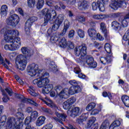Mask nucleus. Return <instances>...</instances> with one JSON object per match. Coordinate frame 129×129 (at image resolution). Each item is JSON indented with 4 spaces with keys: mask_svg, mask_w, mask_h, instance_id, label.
I'll return each instance as SVG.
<instances>
[{
    "mask_svg": "<svg viewBox=\"0 0 129 129\" xmlns=\"http://www.w3.org/2000/svg\"><path fill=\"white\" fill-rule=\"evenodd\" d=\"M27 72L31 77L36 76L37 74L38 78L34 79L32 83L34 85H37L39 88H43L42 92L43 94H48L50 91L53 90L54 86L52 84H48L50 82L48 77L49 73L45 72V70L39 69V66L32 63L28 66Z\"/></svg>",
    "mask_w": 129,
    "mask_h": 129,
    "instance_id": "nucleus-1",
    "label": "nucleus"
},
{
    "mask_svg": "<svg viewBox=\"0 0 129 129\" xmlns=\"http://www.w3.org/2000/svg\"><path fill=\"white\" fill-rule=\"evenodd\" d=\"M41 14L44 17V22L42 24L43 27L47 26V24L49 22L50 23L54 22V24L47 30V35H51L52 33H55L64 21V15L59 14L57 17V13L53 10H49L48 8H45L41 11Z\"/></svg>",
    "mask_w": 129,
    "mask_h": 129,
    "instance_id": "nucleus-2",
    "label": "nucleus"
},
{
    "mask_svg": "<svg viewBox=\"0 0 129 129\" xmlns=\"http://www.w3.org/2000/svg\"><path fill=\"white\" fill-rule=\"evenodd\" d=\"M1 34L4 35V40L7 43H12L11 44H6L4 46L5 50L9 51H17L21 47V38H19V31L17 30H8L3 28L1 31Z\"/></svg>",
    "mask_w": 129,
    "mask_h": 129,
    "instance_id": "nucleus-3",
    "label": "nucleus"
},
{
    "mask_svg": "<svg viewBox=\"0 0 129 129\" xmlns=\"http://www.w3.org/2000/svg\"><path fill=\"white\" fill-rule=\"evenodd\" d=\"M87 47L86 45L83 44L81 46H77L75 49L76 56H80V58H77L76 61L78 63H81L82 65H85V63L91 67L95 68L97 66V63L94 61L93 57L86 55V51Z\"/></svg>",
    "mask_w": 129,
    "mask_h": 129,
    "instance_id": "nucleus-4",
    "label": "nucleus"
},
{
    "mask_svg": "<svg viewBox=\"0 0 129 129\" xmlns=\"http://www.w3.org/2000/svg\"><path fill=\"white\" fill-rule=\"evenodd\" d=\"M16 116L17 119L15 117L8 118L5 126L6 129H20L22 122L20 120L24 119L25 117L22 109H18V112L16 113Z\"/></svg>",
    "mask_w": 129,
    "mask_h": 129,
    "instance_id": "nucleus-5",
    "label": "nucleus"
},
{
    "mask_svg": "<svg viewBox=\"0 0 129 129\" xmlns=\"http://www.w3.org/2000/svg\"><path fill=\"white\" fill-rule=\"evenodd\" d=\"M27 60L25 56L22 54L17 55L16 58V63L17 65V68L19 70L23 71L26 69L27 66Z\"/></svg>",
    "mask_w": 129,
    "mask_h": 129,
    "instance_id": "nucleus-6",
    "label": "nucleus"
},
{
    "mask_svg": "<svg viewBox=\"0 0 129 129\" xmlns=\"http://www.w3.org/2000/svg\"><path fill=\"white\" fill-rule=\"evenodd\" d=\"M20 22V17L17 14H13L9 17L6 20V23L8 26L16 27L17 24Z\"/></svg>",
    "mask_w": 129,
    "mask_h": 129,
    "instance_id": "nucleus-7",
    "label": "nucleus"
},
{
    "mask_svg": "<svg viewBox=\"0 0 129 129\" xmlns=\"http://www.w3.org/2000/svg\"><path fill=\"white\" fill-rule=\"evenodd\" d=\"M121 0H114L110 4V8L112 10H117L120 7L121 8H126V3L124 1H121Z\"/></svg>",
    "mask_w": 129,
    "mask_h": 129,
    "instance_id": "nucleus-8",
    "label": "nucleus"
},
{
    "mask_svg": "<svg viewBox=\"0 0 129 129\" xmlns=\"http://www.w3.org/2000/svg\"><path fill=\"white\" fill-rule=\"evenodd\" d=\"M38 20V18L33 16L29 18L25 23V31L27 35L30 34V30H31V27L33 23Z\"/></svg>",
    "mask_w": 129,
    "mask_h": 129,
    "instance_id": "nucleus-9",
    "label": "nucleus"
},
{
    "mask_svg": "<svg viewBox=\"0 0 129 129\" xmlns=\"http://www.w3.org/2000/svg\"><path fill=\"white\" fill-rule=\"evenodd\" d=\"M55 114L57 117H53V119L55 120L56 122H58L59 123L63 124L62 121H65L66 120V118H67V115L64 113H60L57 111H55Z\"/></svg>",
    "mask_w": 129,
    "mask_h": 129,
    "instance_id": "nucleus-10",
    "label": "nucleus"
},
{
    "mask_svg": "<svg viewBox=\"0 0 129 129\" xmlns=\"http://www.w3.org/2000/svg\"><path fill=\"white\" fill-rule=\"evenodd\" d=\"M76 101V99L74 97H72L62 103L63 108L64 109H70L73 104Z\"/></svg>",
    "mask_w": 129,
    "mask_h": 129,
    "instance_id": "nucleus-11",
    "label": "nucleus"
},
{
    "mask_svg": "<svg viewBox=\"0 0 129 129\" xmlns=\"http://www.w3.org/2000/svg\"><path fill=\"white\" fill-rule=\"evenodd\" d=\"M21 52L24 55V57L25 59H28V60H30L31 57L33 55V52H32V50L29 48V47H23L21 48Z\"/></svg>",
    "mask_w": 129,
    "mask_h": 129,
    "instance_id": "nucleus-12",
    "label": "nucleus"
},
{
    "mask_svg": "<svg viewBox=\"0 0 129 129\" xmlns=\"http://www.w3.org/2000/svg\"><path fill=\"white\" fill-rule=\"evenodd\" d=\"M92 7L93 11H96L98 8L100 12H104L105 10L103 3L100 1H97V3L93 2L92 4Z\"/></svg>",
    "mask_w": 129,
    "mask_h": 129,
    "instance_id": "nucleus-13",
    "label": "nucleus"
},
{
    "mask_svg": "<svg viewBox=\"0 0 129 129\" xmlns=\"http://www.w3.org/2000/svg\"><path fill=\"white\" fill-rule=\"evenodd\" d=\"M16 97L18 98V99H21L22 102H24L25 103L29 102L30 104H33V105H35V106H38V104L36 103V102L33 101L31 99L24 98L22 95L16 94Z\"/></svg>",
    "mask_w": 129,
    "mask_h": 129,
    "instance_id": "nucleus-14",
    "label": "nucleus"
},
{
    "mask_svg": "<svg viewBox=\"0 0 129 129\" xmlns=\"http://www.w3.org/2000/svg\"><path fill=\"white\" fill-rule=\"evenodd\" d=\"M40 99L49 107L54 108V109H58V107H57L56 104L49 98L45 97V99H44L43 98H41Z\"/></svg>",
    "mask_w": 129,
    "mask_h": 129,
    "instance_id": "nucleus-15",
    "label": "nucleus"
},
{
    "mask_svg": "<svg viewBox=\"0 0 129 129\" xmlns=\"http://www.w3.org/2000/svg\"><path fill=\"white\" fill-rule=\"evenodd\" d=\"M68 112L69 113L70 112V115L72 117H75L81 113L80 112V108L79 107H75L73 108L71 110H68Z\"/></svg>",
    "mask_w": 129,
    "mask_h": 129,
    "instance_id": "nucleus-16",
    "label": "nucleus"
},
{
    "mask_svg": "<svg viewBox=\"0 0 129 129\" xmlns=\"http://www.w3.org/2000/svg\"><path fill=\"white\" fill-rule=\"evenodd\" d=\"M59 96L60 98H63L64 99L69 98L70 94H69L68 88H66L62 90L59 93Z\"/></svg>",
    "mask_w": 129,
    "mask_h": 129,
    "instance_id": "nucleus-17",
    "label": "nucleus"
},
{
    "mask_svg": "<svg viewBox=\"0 0 129 129\" xmlns=\"http://www.w3.org/2000/svg\"><path fill=\"white\" fill-rule=\"evenodd\" d=\"M70 95H73L75 93H78L81 91V88L80 86H72L68 89Z\"/></svg>",
    "mask_w": 129,
    "mask_h": 129,
    "instance_id": "nucleus-18",
    "label": "nucleus"
},
{
    "mask_svg": "<svg viewBox=\"0 0 129 129\" xmlns=\"http://www.w3.org/2000/svg\"><path fill=\"white\" fill-rule=\"evenodd\" d=\"M69 27H70L69 21H68L67 20H65L64 22L63 29L62 32L59 34V36L63 37V36H64L67 32L68 30L69 29Z\"/></svg>",
    "mask_w": 129,
    "mask_h": 129,
    "instance_id": "nucleus-19",
    "label": "nucleus"
},
{
    "mask_svg": "<svg viewBox=\"0 0 129 129\" xmlns=\"http://www.w3.org/2000/svg\"><path fill=\"white\" fill-rule=\"evenodd\" d=\"M100 30L103 34H104V37L107 40H108V32H107V29H106V26L105 23L101 22L100 23Z\"/></svg>",
    "mask_w": 129,
    "mask_h": 129,
    "instance_id": "nucleus-20",
    "label": "nucleus"
},
{
    "mask_svg": "<svg viewBox=\"0 0 129 129\" xmlns=\"http://www.w3.org/2000/svg\"><path fill=\"white\" fill-rule=\"evenodd\" d=\"M74 72H75L76 74H78V77L81 78V79H85L86 78V76L81 73V70H80V68L79 67L75 68L74 69Z\"/></svg>",
    "mask_w": 129,
    "mask_h": 129,
    "instance_id": "nucleus-21",
    "label": "nucleus"
},
{
    "mask_svg": "<svg viewBox=\"0 0 129 129\" xmlns=\"http://www.w3.org/2000/svg\"><path fill=\"white\" fill-rule=\"evenodd\" d=\"M45 120H46V117L45 116H39L36 121V126H42L45 123Z\"/></svg>",
    "mask_w": 129,
    "mask_h": 129,
    "instance_id": "nucleus-22",
    "label": "nucleus"
},
{
    "mask_svg": "<svg viewBox=\"0 0 129 129\" xmlns=\"http://www.w3.org/2000/svg\"><path fill=\"white\" fill-rule=\"evenodd\" d=\"M78 8L80 10H86L88 8V3L85 0L81 1L79 3Z\"/></svg>",
    "mask_w": 129,
    "mask_h": 129,
    "instance_id": "nucleus-23",
    "label": "nucleus"
},
{
    "mask_svg": "<svg viewBox=\"0 0 129 129\" xmlns=\"http://www.w3.org/2000/svg\"><path fill=\"white\" fill-rule=\"evenodd\" d=\"M0 63L6 68V69H9V66L8 65H10V61L8 60V59H5L4 60V58L2 56V54L0 53Z\"/></svg>",
    "mask_w": 129,
    "mask_h": 129,
    "instance_id": "nucleus-24",
    "label": "nucleus"
},
{
    "mask_svg": "<svg viewBox=\"0 0 129 129\" xmlns=\"http://www.w3.org/2000/svg\"><path fill=\"white\" fill-rule=\"evenodd\" d=\"M1 14L2 17H6L8 15V12L9 9H8V6L4 5L1 7Z\"/></svg>",
    "mask_w": 129,
    "mask_h": 129,
    "instance_id": "nucleus-25",
    "label": "nucleus"
},
{
    "mask_svg": "<svg viewBox=\"0 0 129 129\" xmlns=\"http://www.w3.org/2000/svg\"><path fill=\"white\" fill-rule=\"evenodd\" d=\"M108 16L104 14H94L92 15L93 19L95 20H104V19H107Z\"/></svg>",
    "mask_w": 129,
    "mask_h": 129,
    "instance_id": "nucleus-26",
    "label": "nucleus"
},
{
    "mask_svg": "<svg viewBox=\"0 0 129 129\" xmlns=\"http://www.w3.org/2000/svg\"><path fill=\"white\" fill-rule=\"evenodd\" d=\"M50 37V41L51 43H56L58 41L56 32H52L50 34H48Z\"/></svg>",
    "mask_w": 129,
    "mask_h": 129,
    "instance_id": "nucleus-27",
    "label": "nucleus"
},
{
    "mask_svg": "<svg viewBox=\"0 0 129 129\" xmlns=\"http://www.w3.org/2000/svg\"><path fill=\"white\" fill-rule=\"evenodd\" d=\"M49 70L52 72H54V73L58 71L57 66L55 64V62L53 61H50L49 63Z\"/></svg>",
    "mask_w": 129,
    "mask_h": 129,
    "instance_id": "nucleus-28",
    "label": "nucleus"
},
{
    "mask_svg": "<svg viewBox=\"0 0 129 129\" xmlns=\"http://www.w3.org/2000/svg\"><path fill=\"white\" fill-rule=\"evenodd\" d=\"M129 19V13L124 17L123 19L122 20L121 23L122 27L124 28H126L127 27V21Z\"/></svg>",
    "mask_w": 129,
    "mask_h": 129,
    "instance_id": "nucleus-29",
    "label": "nucleus"
},
{
    "mask_svg": "<svg viewBox=\"0 0 129 129\" xmlns=\"http://www.w3.org/2000/svg\"><path fill=\"white\" fill-rule=\"evenodd\" d=\"M121 100L126 107H129V97L123 95L121 97Z\"/></svg>",
    "mask_w": 129,
    "mask_h": 129,
    "instance_id": "nucleus-30",
    "label": "nucleus"
},
{
    "mask_svg": "<svg viewBox=\"0 0 129 129\" xmlns=\"http://www.w3.org/2000/svg\"><path fill=\"white\" fill-rule=\"evenodd\" d=\"M100 60L101 61V63L102 64H108L111 61V58L109 56H107L106 57H101L100 58Z\"/></svg>",
    "mask_w": 129,
    "mask_h": 129,
    "instance_id": "nucleus-31",
    "label": "nucleus"
},
{
    "mask_svg": "<svg viewBox=\"0 0 129 129\" xmlns=\"http://www.w3.org/2000/svg\"><path fill=\"white\" fill-rule=\"evenodd\" d=\"M111 27L114 30H120L121 28V25L119 23L116 21H113L112 22Z\"/></svg>",
    "mask_w": 129,
    "mask_h": 129,
    "instance_id": "nucleus-32",
    "label": "nucleus"
},
{
    "mask_svg": "<svg viewBox=\"0 0 129 129\" xmlns=\"http://www.w3.org/2000/svg\"><path fill=\"white\" fill-rule=\"evenodd\" d=\"M59 45L60 47H62V48H66V46H67V40H66V38H65V37H62L60 39Z\"/></svg>",
    "mask_w": 129,
    "mask_h": 129,
    "instance_id": "nucleus-33",
    "label": "nucleus"
},
{
    "mask_svg": "<svg viewBox=\"0 0 129 129\" xmlns=\"http://www.w3.org/2000/svg\"><path fill=\"white\" fill-rule=\"evenodd\" d=\"M35 90H36V89H35V88H34V87L30 86V87H29V89L28 90V92L32 96H34V97L38 96V94H37V93L35 92Z\"/></svg>",
    "mask_w": 129,
    "mask_h": 129,
    "instance_id": "nucleus-34",
    "label": "nucleus"
},
{
    "mask_svg": "<svg viewBox=\"0 0 129 129\" xmlns=\"http://www.w3.org/2000/svg\"><path fill=\"white\" fill-rule=\"evenodd\" d=\"M88 34L90 37H94L96 36V30L93 28H90L88 30Z\"/></svg>",
    "mask_w": 129,
    "mask_h": 129,
    "instance_id": "nucleus-35",
    "label": "nucleus"
},
{
    "mask_svg": "<svg viewBox=\"0 0 129 129\" xmlns=\"http://www.w3.org/2000/svg\"><path fill=\"white\" fill-rule=\"evenodd\" d=\"M95 106H96V104H95V103H90L87 106L86 110H87L88 111H90V110H92V109H93V108H94Z\"/></svg>",
    "mask_w": 129,
    "mask_h": 129,
    "instance_id": "nucleus-36",
    "label": "nucleus"
},
{
    "mask_svg": "<svg viewBox=\"0 0 129 129\" xmlns=\"http://www.w3.org/2000/svg\"><path fill=\"white\" fill-rule=\"evenodd\" d=\"M109 125V122L108 120H105L101 125L100 129H106L107 127H108Z\"/></svg>",
    "mask_w": 129,
    "mask_h": 129,
    "instance_id": "nucleus-37",
    "label": "nucleus"
},
{
    "mask_svg": "<svg viewBox=\"0 0 129 129\" xmlns=\"http://www.w3.org/2000/svg\"><path fill=\"white\" fill-rule=\"evenodd\" d=\"M2 94L4 95L3 98L4 102H8V101L10 100V98H9V96H8V94H6V91H5L4 90H2Z\"/></svg>",
    "mask_w": 129,
    "mask_h": 129,
    "instance_id": "nucleus-38",
    "label": "nucleus"
},
{
    "mask_svg": "<svg viewBox=\"0 0 129 129\" xmlns=\"http://www.w3.org/2000/svg\"><path fill=\"white\" fill-rule=\"evenodd\" d=\"M44 6V0H38L36 8L37 10H40Z\"/></svg>",
    "mask_w": 129,
    "mask_h": 129,
    "instance_id": "nucleus-39",
    "label": "nucleus"
},
{
    "mask_svg": "<svg viewBox=\"0 0 129 129\" xmlns=\"http://www.w3.org/2000/svg\"><path fill=\"white\" fill-rule=\"evenodd\" d=\"M77 33L80 38H81V39H83V38H84V36H85V33L84 32V31H83L82 29H78Z\"/></svg>",
    "mask_w": 129,
    "mask_h": 129,
    "instance_id": "nucleus-40",
    "label": "nucleus"
},
{
    "mask_svg": "<svg viewBox=\"0 0 129 129\" xmlns=\"http://www.w3.org/2000/svg\"><path fill=\"white\" fill-rule=\"evenodd\" d=\"M35 3L36 1L35 0H27V5L29 8H34Z\"/></svg>",
    "mask_w": 129,
    "mask_h": 129,
    "instance_id": "nucleus-41",
    "label": "nucleus"
},
{
    "mask_svg": "<svg viewBox=\"0 0 129 129\" xmlns=\"http://www.w3.org/2000/svg\"><path fill=\"white\" fill-rule=\"evenodd\" d=\"M87 119V117L85 116V117H83V116H82L77 119V122H78L80 124H82L83 121H85Z\"/></svg>",
    "mask_w": 129,
    "mask_h": 129,
    "instance_id": "nucleus-42",
    "label": "nucleus"
},
{
    "mask_svg": "<svg viewBox=\"0 0 129 129\" xmlns=\"http://www.w3.org/2000/svg\"><path fill=\"white\" fill-rule=\"evenodd\" d=\"M38 112L37 111H34L32 112L31 114V116H30L31 118V119H33V120H35L37 117H38Z\"/></svg>",
    "mask_w": 129,
    "mask_h": 129,
    "instance_id": "nucleus-43",
    "label": "nucleus"
},
{
    "mask_svg": "<svg viewBox=\"0 0 129 129\" xmlns=\"http://www.w3.org/2000/svg\"><path fill=\"white\" fill-rule=\"evenodd\" d=\"M104 48L106 52L108 54L111 52V48H110V44H109V43H106L105 44Z\"/></svg>",
    "mask_w": 129,
    "mask_h": 129,
    "instance_id": "nucleus-44",
    "label": "nucleus"
},
{
    "mask_svg": "<svg viewBox=\"0 0 129 129\" xmlns=\"http://www.w3.org/2000/svg\"><path fill=\"white\" fill-rule=\"evenodd\" d=\"M34 120L32 119V118L30 116H28L26 118L25 120V124L27 125H30V123L32 122V121H33Z\"/></svg>",
    "mask_w": 129,
    "mask_h": 129,
    "instance_id": "nucleus-45",
    "label": "nucleus"
},
{
    "mask_svg": "<svg viewBox=\"0 0 129 129\" xmlns=\"http://www.w3.org/2000/svg\"><path fill=\"white\" fill-rule=\"evenodd\" d=\"M62 86H56L54 88V90L56 91L57 94H58L62 91Z\"/></svg>",
    "mask_w": 129,
    "mask_h": 129,
    "instance_id": "nucleus-46",
    "label": "nucleus"
},
{
    "mask_svg": "<svg viewBox=\"0 0 129 129\" xmlns=\"http://www.w3.org/2000/svg\"><path fill=\"white\" fill-rule=\"evenodd\" d=\"M69 83L73 86H79L78 84H79L80 82L76 81L75 80H72L69 81Z\"/></svg>",
    "mask_w": 129,
    "mask_h": 129,
    "instance_id": "nucleus-47",
    "label": "nucleus"
},
{
    "mask_svg": "<svg viewBox=\"0 0 129 129\" xmlns=\"http://www.w3.org/2000/svg\"><path fill=\"white\" fill-rule=\"evenodd\" d=\"M41 110L42 111H43V112L48 113V114H51V113H52V111L49 108H47L42 107Z\"/></svg>",
    "mask_w": 129,
    "mask_h": 129,
    "instance_id": "nucleus-48",
    "label": "nucleus"
},
{
    "mask_svg": "<svg viewBox=\"0 0 129 129\" xmlns=\"http://www.w3.org/2000/svg\"><path fill=\"white\" fill-rule=\"evenodd\" d=\"M74 35H75V31L74 30H71L69 31L68 37L69 39H71L74 37Z\"/></svg>",
    "mask_w": 129,
    "mask_h": 129,
    "instance_id": "nucleus-49",
    "label": "nucleus"
},
{
    "mask_svg": "<svg viewBox=\"0 0 129 129\" xmlns=\"http://www.w3.org/2000/svg\"><path fill=\"white\" fill-rule=\"evenodd\" d=\"M123 40L124 41H128L129 40V30H127L125 33L123 37Z\"/></svg>",
    "mask_w": 129,
    "mask_h": 129,
    "instance_id": "nucleus-50",
    "label": "nucleus"
},
{
    "mask_svg": "<svg viewBox=\"0 0 129 129\" xmlns=\"http://www.w3.org/2000/svg\"><path fill=\"white\" fill-rule=\"evenodd\" d=\"M115 127H117L120 125V121L119 120H115L112 123Z\"/></svg>",
    "mask_w": 129,
    "mask_h": 129,
    "instance_id": "nucleus-51",
    "label": "nucleus"
},
{
    "mask_svg": "<svg viewBox=\"0 0 129 129\" xmlns=\"http://www.w3.org/2000/svg\"><path fill=\"white\" fill-rule=\"evenodd\" d=\"M5 91H6L7 93H8L10 96H12V95H13V94H14V93L13 92V90L10 88L5 89Z\"/></svg>",
    "mask_w": 129,
    "mask_h": 129,
    "instance_id": "nucleus-52",
    "label": "nucleus"
},
{
    "mask_svg": "<svg viewBox=\"0 0 129 129\" xmlns=\"http://www.w3.org/2000/svg\"><path fill=\"white\" fill-rule=\"evenodd\" d=\"M63 1H66L68 5H70L71 6L75 5V4H76V0H63Z\"/></svg>",
    "mask_w": 129,
    "mask_h": 129,
    "instance_id": "nucleus-53",
    "label": "nucleus"
},
{
    "mask_svg": "<svg viewBox=\"0 0 129 129\" xmlns=\"http://www.w3.org/2000/svg\"><path fill=\"white\" fill-rule=\"evenodd\" d=\"M77 20L81 23H83V22H85V17L83 16H79L77 17Z\"/></svg>",
    "mask_w": 129,
    "mask_h": 129,
    "instance_id": "nucleus-54",
    "label": "nucleus"
},
{
    "mask_svg": "<svg viewBox=\"0 0 129 129\" xmlns=\"http://www.w3.org/2000/svg\"><path fill=\"white\" fill-rule=\"evenodd\" d=\"M9 58L11 59V60H13L15 59V57H16V53L15 52H12L9 54L8 55Z\"/></svg>",
    "mask_w": 129,
    "mask_h": 129,
    "instance_id": "nucleus-55",
    "label": "nucleus"
},
{
    "mask_svg": "<svg viewBox=\"0 0 129 129\" xmlns=\"http://www.w3.org/2000/svg\"><path fill=\"white\" fill-rule=\"evenodd\" d=\"M7 120V116L4 115L0 118V123H4Z\"/></svg>",
    "mask_w": 129,
    "mask_h": 129,
    "instance_id": "nucleus-56",
    "label": "nucleus"
},
{
    "mask_svg": "<svg viewBox=\"0 0 129 129\" xmlns=\"http://www.w3.org/2000/svg\"><path fill=\"white\" fill-rule=\"evenodd\" d=\"M68 46L70 49H74V43L71 41H68Z\"/></svg>",
    "mask_w": 129,
    "mask_h": 129,
    "instance_id": "nucleus-57",
    "label": "nucleus"
},
{
    "mask_svg": "<svg viewBox=\"0 0 129 129\" xmlns=\"http://www.w3.org/2000/svg\"><path fill=\"white\" fill-rule=\"evenodd\" d=\"M97 39L99 40V41H103L104 40V38L103 37L102 35H100V34L98 33L96 35Z\"/></svg>",
    "mask_w": 129,
    "mask_h": 129,
    "instance_id": "nucleus-58",
    "label": "nucleus"
},
{
    "mask_svg": "<svg viewBox=\"0 0 129 129\" xmlns=\"http://www.w3.org/2000/svg\"><path fill=\"white\" fill-rule=\"evenodd\" d=\"M46 129H52L53 128V124L51 123L47 124L44 126Z\"/></svg>",
    "mask_w": 129,
    "mask_h": 129,
    "instance_id": "nucleus-59",
    "label": "nucleus"
},
{
    "mask_svg": "<svg viewBox=\"0 0 129 129\" xmlns=\"http://www.w3.org/2000/svg\"><path fill=\"white\" fill-rule=\"evenodd\" d=\"M98 113H99V111L97 109H94L92 111L91 114H92L93 115H95V114H97Z\"/></svg>",
    "mask_w": 129,
    "mask_h": 129,
    "instance_id": "nucleus-60",
    "label": "nucleus"
},
{
    "mask_svg": "<svg viewBox=\"0 0 129 129\" xmlns=\"http://www.w3.org/2000/svg\"><path fill=\"white\" fill-rule=\"evenodd\" d=\"M67 14L70 18H72V17H73V13H72L71 11L68 10L67 11Z\"/></svg>",
    "mask_w": 129,
    "mask_h": 129,
    "instance_id": "nucleus-61",
    "label": "nucleus"
},
{
    "mask_svg": "<svg viewBox=\"0 0 129 129\" xmlns=\"http://www.w3.org/2000/svg\"><path fill=\"white\" fill-rule=\"evenodd\" d=\"M49 92H50V95L51 97H54L56 96V92L53 91V90H51Z\"/></svg>",
    "mask_w": 129,
    "mask_h": 129,
    "instance_id": "nucleus-62",
    "label": "nucleus"
},
{
    "mask_svg": "<svg viewBox=\"0 0 129 129\" xmlns=\"http://www.w3.org/2000/svg\"><path fill=\"white\" fill-rule=\"evenodd\" d=\"M46 4L47 6H49V7H52L53 5V2L51 0H48L46 2Z\"/></svg>",
    "mask_w": 129,
    "mask_h": 129,
    "instance_id": "nucleus-63",
    "label": "nucleus"
},
{
    "mask_svg": "<svg viewBox=\"0 0 129 129\" xmlns=\"http://www.w3.org/2000/svg\"><path fill=\"white\" fill-rule=\"evenodd\" d=\"M25 129H36L34 126H31V125H28L26 126Z\"/></svg>",
    "mask_w": 129,
    "mask_h": 129,
    "instance_id": "nucleus-64",
    "label": "nucleus"
}]
</instances>
